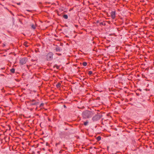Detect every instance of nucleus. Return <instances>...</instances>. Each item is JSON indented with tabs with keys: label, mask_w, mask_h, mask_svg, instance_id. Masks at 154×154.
I'll return each instance as SVG.
<instances>
[{
	"label": "nucleus",
	"mask_w": 154,
	"mask_h": 154,
	"mask_svg": "<svg viewBox=\"0 0 154 154\" xmlns=\"http://www.w3.org/2000/svg\"><path fill=\"white\" fill-rule=\"evenodd\" d=\"M53 54L51 52H50L47 55V58L48 60H51L53 58Z\"/></svg>",
	"instance_id": "obj_3"
},
{
	"label": "nucleus",
	"mask_w": 154,
	"mask_h": 154,
	"mask_svg": "<svg viewBox=\"0 0 154 154\" xmlns=\"http://www.w3.org/2000/svg\"><path fill=\"white\" fill-rule=\"evenodd\" d=\"M101 139V137L100 136H98L97 137V140L98 141H99Z\"/></svg>",
	"instance_id": "obj_10"
},
{
	"label": "nucleus",
	"mask_w": 154,
	"mask_h": 154,
	"mask_svg": "<svg viewBox=\"0 0 154 154\" xmlns=\"http://www.w3.org/2000/svg\"><path fill=\"white\" fill-rule=\"evenodd\" d=\"M43 105H44V103H41L40 105V107H42V106H43Z\"/></svg>",
	"instance_id": "obj_16"
},
{
	"label": "nucleus",
	"mask_w": 154,
	"mask_h": 154,
	"mask_svg": "<svg viewBox=\"0 0 154 154\" xmlns=\"http://www.w3.org/2000/svg\"><path fill=\"white\" fill-rule=\"evenodd\" d=\"M56 68L57 69H58L59 68V67L58 66H56Z\"/></svg>",
	"instance_id": "obj_17"
},
{
	"label": "nucleus",
	"mask_w": 154,
	"mask_h": 154,
	"mask_svg": "<svg viewBox=\"0 0 154 154\" xmlns=\"http://www.w3.org/2000/svg\"><path fill=\"white\" fill-rule=\"evenodd\" d=\"M61 50V49L59 47H57L56 48V51H60Z\"/></svg>",
	"instance_id": "obj_6"
},
{
	"label": "nucleus",
	"mask_w": 154,
	"mask_h": 154,
	"mask_svg": "<svg viewBox=\"0 0 154 154\" xmlns=\"http://www.w3.org/2000/svg\"><path fill=\"white\" fill-rule=\"evenodd\" d=\"M27 11H29V10H27Z\"/></svg>",
	"instance_id": "obj_21"
},
{
	"label": "nucleus",
	"mask_w": 154,
	"mask_h": 154,
	"mask_svg": "<svg viewBox=\"0 0 154 154\" xmlns=\"http://www.w3.org/2000/svg\"><path fill=\"white\" fill-rule=\"evenodd\" d=\"M63 17L65 19H67L68 17V16L67 15H64Z\"/></svg>",
	"instance_id": "obj_8"
},
{
	"label": "nucleus",
	"mask_w": 154,
	"mask_h": 154,
	"mask_svg": "<svg viewBox=\"0 0 154 154\" xmlns=\"http://www.w3.org/2000/svg\"><path fill=\"white\" fill-rule=\"evenodd\" d=\"M100 24H103V23H100Z\"/></svg>",
	"instance_id": "obj_19"
},
{
	"label": "nucleus",
	"mask_w": 154,
	"mask_h": 154,
	"mask_svg": "<svg viewBox=\"0 0 154 154\" xmlns=\"http://www.w3.org/2000/svg\"><path fill=\"white\" fill-rule=\"evenodd\" d=\"M88 123V122H84V124L85 125H87Z\"/></svg>",
	"instance_id": "obj_13"
},
{
	"label": "nucleus",
	"mask_w": 154,
	"mask_h": 154,
	"mask_svg": "<svg viewBox=\"0 0 154 154\" xmlns=\"http://www.w3.org/2000/svg\"><path fill=\"white\" fill-rule=\"evenodd\" d=\"M17 4L18 5H20V3H18Z\"/></svg>",
	"instance_id": "obj_18"
},
{
	"label": "nucleus",
	"mask_w": 154,
	"mask_h": 154,
	"mask_svg": "<svg viewBox=\"0 0 154 154\" xmlns=\"http://www.w3.org/2000/svg\"><path fill=\"white\" fill-rule=\"evenodd\" d=\"M92 71H89L88 72V74L90 75H91V74H92Z\"/></svg>",
	"instance_id": "obj_15"
},
{
	"label": "nucleus",
	"mask_w": 154,
	"mask_h": 154,
	"mask_svg": "<svg viewBox=\"0 0 154 154\" xmlns=\"http://www.w3.org/2000/svg\"><path fill=\"white\" fill-rule=\"evenodd\" d=\"M82 64L84 66H86L87 65V63L85 62H83Z\"/></svg>",
	"instance_id": "obj_11"
},
{
	"label": "nucleus",
	"mask_w": 154,
	"mask_h": 154,
	"mask_svg": "<svg viewBox=\"0 0 154 154\" xmlns=\"http://www.w3.org/2000/svg\"><path fill=\"white\" fill-rule=\"evenodd\" d=\"M93 115L94 113L92 112L87 110L83 113V116L85 118L91 117Z\"/></svg>",
	"instance_id": "obj_1"
},
{
	"label": "nucleus",
	"mask_w": 154,
	"mask_h": 154,
	"mask_svg": "<svg viewBox=\"0 0 154 154\" xmlns=\"http://www.w3.org/2000/svg\"><path fill=\"white\" fill-rule=\"evenodd\" d=\"M27 43L26 42H25L24 43V45L26 47H28V45H27Z\"/></svg>",
	"instance_id": "obj_14"
},
{
	"label": "nucleus",
	"mask_w": 154,
	"mask_h": 154,
	"mask_svg": "<svg viewBox=\"0 0 154 154\" xmlns=\"http://www.w3.org/2000/svg\"><path fill=\"white\" fill-rule=\"evenodd\" d=\"M11 71L12 73H14L15 72V69L14 68H12L11 69Z\"/></svg>",
	"instance_id": "obj_9"
},
{
	"label": "nucleus",
	"mask_w": 154,
	"mask_h": 154,
	"mask_svg": "<svg viewBox=\"0 0 154 154\" xmlns=\"http://www.w3.org/2000/svg\"><path fill=\"white\" fill-rule=\"evenodd\" d=\"M27 61L26 58L25 57L21 59L20 60V63L21 65H23L25 64Z\"/></svg>",
	"instance_id": "obj_2"
},
{
	"label": "nucleus",
	"mask_w": 154,
	"mask_h": 154,
	"mask_svg": "<svg viewBox=\"0 0 154 154\" xmlns=\"http://www.w3.org/2000/svg\"><path fill=\"white\" fill-rule=\"evenodd\" d=\"M64 107H65L66 106H64Z\"/></svg>",
	"instance_id": "obj_20"
},
{
	"label": "nucleus",
	"mask_w": 154,
	"mask_h": 154,
	"mask_svg": "<svg viewBox=\"0 0 154 154\" xmlns=\"http://www.w3.org/2000/svg\"><path fill=\"white\" fill-rule=\"evenodd\" d=\"M60 83H58L56 85V86L57 88H59L60 87Z\"/></svg>",
	"instance_id": "obj_12"
},
{
	"label": "nucleus",
	"mask_w": 154,
	"mask_h": 154,
	"mask_svg": "<svg viewBox=\"0 0 154 154\" xmlns=\"http://www.w3.org/2000/svg\"><path fill=\"white\" fill-rule=\"evenodd\" d=\"M32 28L33 29H35V24H32L31 25Z\"/></svg>",
	"instance_id": "obj_7"
},
{
	"label": "nucleus",
	"mask_w": 154,
	"mask_h": 154,
	"mask_svg": "<svg viewBox=\"0 0 154 154\" xmlns=\"http://www.w3.org/2000/svg\"><path fill=\"white\" fill-rule=\"evenodd\" d=\"M100 118V116L99 115H96L94 116L92 118L93 120L94 121L97 120L99 119Z\"/></svg>",
	"instance_id": "obj_4"
},
{
	"label": "nucleus",
	"mask_w": 154,
	"mask_h": 154,
	"mask_svg": "<svg viewBox=\"0 0 154 154\" xmlns=\"http://www.w3.org/2000/svg\"><path fill=\"white\" fill-rule=\"evenodd\" d=\"M111 17L112 18L114 19L115 18V11H112L111 12Z\"/></svg>",
	"instance_id": "obj_5"
}]
</instances>
